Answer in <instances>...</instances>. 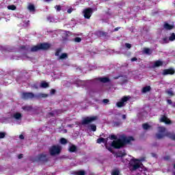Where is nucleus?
<instances>
[{"label":"nucleus","mask_w":175,"mask_h":175,"mask_svg":"<svg viewBox=\"0 0 175 175\" xmlns=\"http://www.w3.org/2000/svg\"><path fill=\"white\" fill-rule=\"evenodd\" d=\"M135 139L132 136L126 137L125 135H121L120 139H118L116 140H113L111 146L116 150H120V148H122V147H125L126 144H131V142H133Z\"/></svg>","instance_id":"obj_1"},{"label":"nucleus","mask_w":175,"mask_h":175,"mask_svg":"<svg viewBox=\"0 0 175 175\" xmlns=\"http://www.w3.org/2000/svg\"><path fill=\"white\" fill-rule=\"evenodd\" d=\"M51 47V44L48 42H42L31 48V53H36V51H47Z\"/></svg>","instance_id":"obj_2"},{"label":"nucleus","mask_w":175,"mask_h":175,"mask_svg":"<svg viewBox=\"0 0 175 175\" xmlns=\"http://www.w3.org/2000/svg\"><path fill=\"white\" fill-rule=\"evenodd\" d=\"M47 96H49V94L43 93H39L37 95H35L32 92H23L22 94V99H25V100H28V99H33V98H37V99L40 98H47Z\"/></svg>","instance_id":"obj_3"},{"label":"nucleus","mask_w":175,"mask_h":175,"mask_svg":"<svg viewBox=\"0 0 175 175\" xmlns=\"http://www.w3.org/2000/svg\"><path fill=\"white\" fill-rule=\"evenodd\" d=\"M62 150V147L59 145H53L49 148V154L51 157H54L55 155H59L61 154V151Z\"/></svg>","instance_id":"obj_4"},{"label":"nucleus","mask_w":175,"mask_h":175,"mask_svg":"<svg viewBox=\"0 0 175 175\" xmlns=\"http://www.w3.org/2000/svg\"><path fill=\"white\" fill-rule=\"evenodd\" d=\"M137 162V159H133L129 163V169L131 172H135V170H137L139 167H140V164Z\"/></svg>","instance_id":"obj_5"},{"label":"nucleus","mask_w":175,"mask_h":175,"mask_svg":"<svg viewBox=\"0 0 175 175\" xmlns=\"http://www.w3.org/2000/svg\"><path fill=\"white\" fill-rule=\"evenodd\" d=\"M35 162H42L43 163H46L49 162V157H47V154H39L35 159Z\"/></svg>","instance_id":"obj_6"},{"label":"nucleus","mask_w":175,"mask_h":175,"mask_svg":"<svg viewBox=\"0 0 175 175\" xmlns=\"http://www.w3.org/2000/svg\"><path fill=\"white\" fill-rule=\"evenodd\" d=\"M96 120H98V116L86 117L82 120V125H88Z\"/></svg>","instance_id":"obj_7"},{"label":"nucleus","mask_w":175,"mask_h":175,"mask_svg":"<svg viewBox=\"0 0 175 175\" xmlns=\"http://www.w3.org/2000/svg\"><path fill=\"white\" fill-rule=\"evenodd\" d=\"M83 17H85V18H87L88 20H90L93 13L92 8H85L83 10Z\"/></svg>","instance_id":"obj_8"},{"label":"nucleus","mask_w":175,"mask_h":175,"mask_svg":"<svg viewBox=\"0 0 175 175\" xmlns=\"http://www.w3.org/2000/svg\"><path fill=\"white\" fill-rule=\"evenodd\" d=\"M129 100V97L124 96L121 98L120 101L116 103V106L118 107H124V106H125V102H128Z\"/></svg>","instance_id":"obj_9"},{"label":"nucleus","mask_w":175,"mask_h":175,"mask_svg":"<svg viewBox=\"0 0 175 175\" xmlns=\"http://www.w3.org/2000/svg\"><path fill=\"white\" fill-rule=\"evenodd\" d=\"M159 122H164V124H166L167 125H170V124H172V120L168 119L167 116L165 115H161Z\"/></svg>","instance_id":"obj_10"},{"label":"nucleus","mask_w":175,"mask_h":175,"mask_svg":"<svg viewBox=\"0 0 175 175\" xmlns=\"http://www.w3.org/2000/svg\"><path fill=\"white\" fill-rule=\"evenodd\" d=\"M175 73V70H174V68H168V69H164L163 70V76H167V75H174Z\"/></svg>","instance_id":"obj_11"},{"label":"nucleus","mask_w":175,"mask_h":175,"mask_svg":"<svg viewBox=\"0 0 175 175\" xmlns=\"http://www.w3.org/2000/svg\"><path fill=\"white\" fill-rule=\"evenodd\" d=\"M96 36H98V38H106L107 36L108 33L103 31H97L96 32Z\"/></svg>","instance_id":"obj_12"},{"label":"nucleus","mask_w":175,"mask_h":175,"mask_svg":"<svg viewBox=\"0 0 175 175\" xmlns=\"http://www.w3.org/2000/svg\"><path fill=\"white\" fill-rule=\"evenodd\" d=\"M164 29H167V31H170L171 29H173L174 28V25H172L167 23H165L163 25Z\"/></svg>","instance_id":"obj_13"},{"label":"nucleus","mask_w":175,"mask_h":175,"mask_svg":"<svg viewBox=\"0 0 175 175\" xmlns=\"http://www.w3.org/2000/svg\"><path fill=\"white\" fill-rule=\"evenodd\" d=\"M163 66V62L160 60H157L156 62H154L153 67L159 68V66Z\"/></svg>","instance_id":"obj_14"},{"label":"nucleus","mask_w":175,"mask_h":175,"mask_svg":"<svg viewBox=\"0 0 175 175\" xmlns=\"http://www.w3.org/2000/svg\"><path fill=\"white\" fill-rule=\"evenodd\" d=\"M71 174L73 175H85V171L84 170H79V171H72Z\"/></svg>","instance_id":"obj_15"},{"label":"nucleus","mask_w":175,"mask_h":175,"mask_svg":"<svg viewBox=\"0 0 175 175\" xmlns=\"http://www.w3.org/2000/svg\"><path fill=\"white\" fill-rule=\"evenodd\" d=\"M98 81H100L101 83H109L110 79L109 77H99L98 78Z\"/></svg>","instance_id":"obj_16"},{"label":"nucleus","mask_w":175,"mask_h":175,"mask_svg":"<svg viewBox=\"0 0 175 175\" xmlns=\"http://www.w3.org/2000/svg\"><path fill=\"white\" fill-rule=\"evenodd\" d=\"M68 151L70 152H76V151H77V146H76V145H73L72 144L68 149Z\"/></svg>","instance_id":"obj_17"},{"label":"nucleus","mask_w":175,"mask_h":175,"mask_svg":"<svg viewBox=\"0 0 175 175\" xmlns=\"http://www.w3.org/2000/svg\"><path fill=\"white\" fill-rule=\"evenodd\" d=\"M116 158H123V157H125L126 155V153L124 151H119L116 153Z\"/></svg>","instance_id":"obj_18"},{"label":"nucleus","mask_w":175,"mask_h":175,"mask_svg":"<svg viewBox=\"0 0 175 175\" xmlns=\"http://www.w3.org/2000/svg\"><path fill=\"white\" fill-rule=\"evenodd\" d=\"M144 53L147 55H151L152 54V50L150 49V48H144Z\"/></svg>","instance_id":"obj_19"},{"label":"nucleus","mask_w":175,"mask_h":175,"mask_svg":"<svg viewBox=\"0 0 175 175\" xmlns=\"http://www.w3.org/2000/svg\"><path fill=\"white\" fill-rule=\"evenodd\" d=\"M30 49L29 45H22L20 46V50H23V51H29Z\"/></svg>","instance_id":"obj_20"},{"label":"nucleus","mask_w":175,"mask_h":175,"mask_svg":"<svg viewBox=\"0 0 175 175\" xmlns=\"http://www.w3.org/2000/svg\"><path fill=\"white\" fill-rule=\"evenodd\" d=\"M149 91H151V86H146L142 88V92L144 94H146V92H149Z\"/></svg>","instance_id":"obj_21"},{"label":"nucleus","mask_w":175,"mask_h":175,"mask_svg":"<svg viewBox=\"0 0 175 175\" xmlns=\"http://www.w3.org/2000/svg\"><path fill=\"white\" fill-rule=\"evenodd\" d=\"M27 8H28V10L31 12H36V10L35 8V5L33 4L29 5Z\"/></svg>","instance_id":"obj_22"},{"label":"nucleus","mask_w":175,"mask_h":175,"mask_svg":"<svg viewBox=\"0 0 175 175\" xmlns=\"http://www.w3.org/2000/svg\"><path fill=\"white\" fill-rule=\"evenodd\" d=\"M13 117L14 118H15V120H21V118L23 117V116L21 115V113H16L14 114Z\"/></svg>","instance_id":"obj_23"},{"label":"nucleus","mask_w":175,"mask_h":175,"mask_svg":"<svg viewBox=\"0 0 175 175\" xmlns=\"http://www.w3.org/2000/svg\"><path fill=\"white\" fill-rule=\"evenodd\" d=\"M142 128L144 131H148L151 128V126L148 123H144L142 124Z\"/></svg>","instance_id":"obj_24"},{"label":"nucleus","mask_w":175,"mask_h":175,"mask_svg":"<svg viewBox=\"0 0 175 175\" xmlns=\"http://www.w3.org/2000/svg\"><path fill=\"white\" fill-rule=\"evenodd\" d=\"M49 86V83L47 82H42L40 84V87L41 88H48V87Z\"/></svg>","instance_id":"obj_25"},{"label":"nucleus","mask_w":175,"mask_h":175,"mask_svg":"<svg viewBox=\"0 0 175 175\" xmlns=\"http://www.w3.org/2000/svg\"><path fill=\"white\" fill-rule=\"evenodd\" d=\"M111 175H120V170L118 169H114L111 171Z\"/></svg>","instance_id":"obj_26"},{"label":"nucleus","mask_w":175,"mask_h":175,"mask_svg":"<svg viewBox=\"0 0 175 175\" xmlns=\"http://www.w3.org/2000/svg\"><path fill=\"white\" fill-rule=\"evenodd\" d=\"M165 94H167L168 96H170V97L174 96L175 95L174 92L172 90H167L165 92Z\"/></svg>","instance_id":"obj_27"},{"label":"nucleus","mask_w":175,"mask_h":175,"mask_svg":"<svg viewBox=\"0 0 175 175\" xmlns=\"http://www.w3.org/2000/svg\"><path fill=\"white\" fill-rule=\"evenodd\" d=\"M166 132V128L165 127H159V133H161L163 135Z\"/></svg>","instance_id":"obj_28"},{"label":"nucleus","mask_w":175,"mask_h":175,"mask_svg":"<svg viewBox=\"0 0 175 175\" xmlns=\"http://www.w3.org/2000/svg\"><path fill=\"white\" fill-rule=\"evenodd\" d=\"M156 137L157 139H163V137H165V135L161 133H159L156 134Z\"/></svg>","instance_id":"obj_29"},{"label":"nucleus","mask_w":175,"mask_h":175,"mask_svg":"<svg viewBox=\"0 0 175 175\" xmlns=\"http://www.w3.org/2000/svg\"><path fill=\"white\" fill-rule=\"evenodd\" d=\"M68 58V53H62L59 57V59H65Z\"/></svg>","instance_id":"obj_30"},{"label":"nucleus","mask_w":175,"mask_h":175,"mask_svg":"<svg viewBox=\"0 0 175 175\" xmlns=\"http://www.w3.org/2000/svg\"><path fill=\"white\" fill-rule=\"evenodd\" d=\"M169 40L170 42H174V40H175V33H171V36L169 37Z\"/></svg>","instance_id":"obj_31"},{"label":"nucleus","mask_w":175,"mask_h":175,"mask_svg":"<svg viewBox=\"0 0 175 175\" xmlns=\"http://www.w3.org/2000/svg\"><path fill=\"white\" fill-rule=\"evenodd\" d=\"M8 9L9 10H16V9H17V8L14 5H11L8 6Z\"/></svg>","instance_id":"obj_32"},{"label":"nucleus","mask_w":175,"mask_h":175,"mask_svg":"<svg viewBox=\"0 0 175 175\" xmlns=\"http://www.w3.org/2000/svg\"><path fill=\"white\" fill-rule=\"evenodd\" d=\"M23 109L24 110H25L26 111H31V110H32V107H31V106H25V107H23Z\"/></svg>","instance_id":"obj_33"},{"label":"nucleus","mask_w":175,"mask_h":175,"mask_svg":"<svg viewBox=\"0 0 175 175\" xmlns=\"http://www.w3.org/2000/svg\"><path fill=\"white\" fill-rule=\"evenodd\" d=\"M62 51V49L61 48H59L56 50V52L55 53V57L59 56V53Z\"/></svg>","instance_id":"obj_34"},{"label":"nucleus","mask_w":175,"mask_h":175,"mask_svg":"<svg viewBox=\"0 0 175 175\" xmlns=\"http://www.w3.org/2000/svg\"><path fill=\"white\" fill-rule=\"evenodd\" d=\"M60 143H61V144H68V140L65 138H61L60 139Z\"/></svg>","instance_id":"obj_35"},{"label":"nucleus","mask_w":175,"mask_h":175,"mask_svg":"<svg viewBox=\"0 0 175 175\" xmlns=\"http://www.w3.org/2000/svg\"><path fill=\"white\" fill-rule=\"evenodd\" d=\"M90 129H91V131H92V132H96V125L91 124Z\"/></svg>","instance_id":"obj_36"},{"label":"nucleus","mask_w":175,"mask_h":175,"mask_svg":"<svg viewBox=\"0 0 175 175\" xmlns=\"http://www.w3.org/2000/svg\"><path fill=\"white\" fill-rule=\"evenodd\" d=\"M97 143L98 144H100V143H105V138L100 137V138L97 139Z\"/></svg>","instance_id":"obj_37"},{"label":"nucleus","mask_w":175,"mask_h":175,"mask_svg":"<svg viewBox=\"0 0 175 175\" xmlns=\"http://www.w3.org/2000/svg\"><path fill=\"white\" fill-rule=\"evenodd\" d=\"M74 42H75L76 43H80V42H81V38L76 37L75 38H74Z\"/></svg>","instance_id":"obj_38"},{"label":"nucleus","mask_w":175,"mask_h":175,"mask_svg":"<svg viewBox=\"0 0 175 175\" xmlns=\"http://www.w3.org/2000/svg\"><path fill=\"white\" fill-rule=\"evenodd\" d=\"M122 122L121 121L114 122H113V126H120Z\"/></svg>","instance_id":"obj_39"},{"label":"nucleus","mask_w":175,"mask_h":175,"mask_svg":"<svg viewBox=\"0 0 175 175\" xmlns=\"http://www.w3.org/2000/svg\"><path fill=\"white\" fill-rule=\"evenodd\" d=\"M6 136V133L3 132H0V139H4Z\"/></svg>","instance_id":"obj_40"},{"label":"nucleus","mask_w":175,"mask_h":175,"mask_svg":"<svg viewBox=\"0 0 175 175\" xmlns=\"http://www.w3.org/2000/svg\"><path fill=\"white\" fill-rule=\"evenodd\" d=\"M110 139L111 140H117V135H111Z\"/></svg>","instance_id":"obj_41"},{"label":"nucleus","mask_w":175,"mask_h":175,"mask_svg":"<svg viewBox=\"0 0 175 175\" xmlns=\"http://www.w3.org/2000/svg\"><path fill=\"white\" fill-rule=\"evenodd\" d=\"M55 8L56 9L57 12H61V5H56L55 6Z\"/></svg>","instance_id":"obj_42"},{"label":"nucleus","mask_w":175,"mask_h":175,"mask_svg":"<svg viewBox=\"0 0 175 175\" xmlns=\"http://www.w3.org/2000/svg\"><path fill=\"white\" fill-rule=\"evenodd\" d=\"M169 137H170V139H172V140L175 141V134H170Z\"/></svg>","instance_id":"obj_43"},{"label":"nucleus","mask_w":175,"mask_h":175,"mask_svg":"<svg viewBox=\"0 0 175 175\" xmlns=\"http://www.w3.org/2000/svg\"><path fill=\"white\" fill-rule=\"evenodd\" d=\"M125 46L127 48V49H131L132 48V44H129V43H126L125 44Z\"/></svg>","instance_id":"obj_44"},{"label":"nucleus","mask_w":175,"mask_h":175,"mask_svg":"<svg viewBox=\"0 0 175 175\" xmlns=\"http://www.w3.org/2000/svg\"><path fill=\"white\" fill-rule=\"evenodd\" d=\"M163 41L164 42V43H169V40H167V37L163 38Z\"/></svg>","instance_id":"obj_45"},{"label":"nucleus","mask_w":175,"mask_h":175,"mask_svg":"<svg viewBox=\"0 0 175 175\" xmlns=\"http://www.w3.org/2000/svg\"><path fill=\"white\" fill-rule=\"evenodd\" d=\"M103 103L107 104L109 103V100L107 98H105L103 100Z\"/></svg>","instance_id":"obj_46"},{"label":"nucleus","mask_w":175,"mask_h":175,"mask_svg":"<svg viewBox=\"0 0 175 175\" xmlns=\"http://www.w3.org/2000/svg\"><path fill=\"white\" fill-rule=\"evenodd\" d=\"M56 91L55 89H51V95H54L55 94Z\"/></svg>","instance_id":"obj_47"},{"label":"nucleus","mask_w":175,"mask_h":175,"mask_svg":"<svg viewBox=\"0 0 175 175\" xmlns=\"http://www.w3.org/2000/svg\"><path fill=\"white\" fill-rule=\"evenodd\" d=\"M167 103H168V105H172L173 104V101H172L171 99L167 100Z\"/></svg>","instance_id":"obj_48"},{"label":"nucleus","mask_w":175,"mask_h":175,"mask_svg":"<svg viewBox=\"0 0 175 175\" xmlns=\"http://www.w3.org/2000/svg\"><path fill=\"white\" fill-rule=\"evenodd\" d=\"M72 12H73V9L72 8H70L67 10V13H68L69 14H70V13H72Z\"/></svg>","instance_id":"obj_49"},{"label":"nucleus","mask_w":175,"mask_h":175,"mask_svg":"<svg viewBox=\"0 0 175 175\" xmlns=\"http://www.w3.org/2000/svg\"><path fill=\"white\" fill-rule=\"evenodd\" d=\"M48 116H49L50 117H54V113L49 112V113H48Z\"/></svg>","instance_id":"obj_50"},{"label":"nucleus","mask_w":175,"mask_h":175,"mask_svg":"<svg viewBox=\"0 0 175 175\" xmlns=\"http://www.w3.org/2000/svg\"><path fill=\"white\" fill-rule=\"evenodd\" d=\"M135 61H137V57H132L131 58V62H135Z\"/></svg>","instance_id":"obj_51"},{"label":"nucleus","mask_w":175,"mask_h":175,"mask_svg":"<svg viewBox=\"0 0 175 175\" xmlns=\"http://www.w3.org/2000/svg\"><path fill=\"white\" fill-rule=\"evenodd\" d=\"M119 29H121V27H116V28L113 29V31H114V32H117V31H118Z\"/></svg>","instance_id":"obj_52"},{"label":"nucleus","mask_w":175,"mask_h":175,"mask_svg":"<svg viewBox=\"0 0 175 175\" xmlns=\"http://www.w3.org/2000/svg\"><path fill=\"white\" fill-rule=\"evenodd\" d=\"M23 154H19L18 155V159H21V158H23Z\"/></svg>","instance_id":"obj_53"},{"label":"nucleus","mask_w":175,"mask_h":175,"mask_svg":"<svg viewBox=\"0 0 175 175\" xmlns=\"http://www.w3.org/2000/svg\"><path fill=\"white\" fill-rule=\"evenodd\" d=\"M107 150H108V151H109L110 152H112V153L113 152V148H111V147L108 148Z\"/></svg>","instance_id":"obj_54"},{"label":"nucleus","mask_w":175,"mask_h":175,"mask_svg":"<svg viewBox=\"0 0 175 175\" xmlns=\"http://www.w3.org/2000/svg\"><path fill=\"white\" fill-rule=\"evenodd\" d=\"M19 138H20L21 140H24V135H19Z\"/></svg>","instance_id":"obj_55"},{"label":"nucleus","mask_w":175,"mask_h":175,"mask_svg":"<svg viewBox=\"0 0 175 175\" xmlns=\"http://www.w3.org/2000/svg\"><path fill=\"white\" fill-rule=\"evenodd\" d=\"M122 119L126 120V115H122Z\"/></svg>","instance_id":"obj_56"},{"label":"nucleus","mask_w":175,"mask_h":175,"mask_svg":"<svg viewBox=\"0 0 175 175\" xmlns=\"http://www.w3.org/2000/svg\"><path fill=\"white\" fill-rule=\"evenodd\" d=\"M152 157H153L154 158H155V157H157V154H155V153H152Z\"/></svg>","instance_id":"obj_57"},{"label":"nucleus","mask_w":175,"mask_h":175,"mask_svg":"<svg viewBox=\"0 0 175 175\" xmlns=\"http://www.w3.org/2000/svg\"><path fill=\"white\" fill-rule=\"evenodd\" d=\"M44 2H50V1H53V0H44Z\"/></svg>","instance_id":"obj_58"},{"label":"nucleus","mask_w":175,"mask_h":175,"mask_svg":"<svg viewBox=\"0 0 175 175\" xmlns=\"http://www.w3.org/2000/svg\"><path fill=\"white\" fill-rule=\"evenodd\" d=\"M153 146H158V144L156 142V143L154 144Z\"/></svg>","instance_id":"obj_59"},{"label":"nucleus","mask_w":175,"mask_h":175,"mask_svg":"<svg viewBox=\"0 0 175 175\" xmlns=\"http://www.w3.org/2000/svg\"><path fill=\"white\" fill-rule=\"evenodd\" d=\"M174 169H175V163L174 164Z\"/></svg>","instance_id":"obj_60"},{"label":"nucleus","mask_w":175,"mask_h":175,"mask_svg":"<svg viewBox=\"0 0 175 175\" xmlns=\"http://www.w3.org/2000/svg\"><path fill=\"white\" fill-rule=\"evenodd\" d=\"M173 107H175V103H174V105H173Z\"/></svg>","instance_id":"obj_61"},{"label":"nucleus","mask_w":175,"mask_h":175,"mask_svg":"<svg viewBox=\"0 0 175 175\" xmlns=\"http://www.w3.org/2000/svg\"><path fill=\"white\" fill-rule=\"evenodd\" d=\"M1 95H2V94H1V93H0V96H1Z\"/></svg>","instance_id":"obj_62"}]
</instances>
